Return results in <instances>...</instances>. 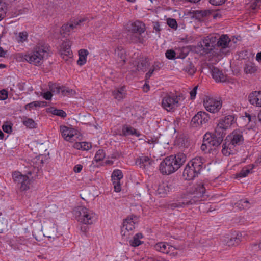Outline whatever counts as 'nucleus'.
<instances>
[{
  "mask_svg": "<svg viewBox=\"0 0 261 261\" xmlns=\"http://www.w3.org/2000/svg\"><path fill=\"white\" fill-rule=\"evenodd\" d=\"M205 188L203 185H196L193 191L181 195L179 199L174 203L169 206L171 209L184 207L188 205L195 204L198 201L202 200L205 193Z\"/></svg>",
  "mask_w": 261,
  "mask_h": 261,
  "instance_id": "nucleus-1",
  "label": "nucleus"
},
{
  "mask_svg": "<svg viewBox=\"0 0 261 261\" xmlns=\"http://www.w3.org/2000/svg\"><path fill=\"white\" fill-rule=\"evenodd\" d=\"M186 161V156L182 153L165 158L160 164V171L163 175H170L179 169Z\"/></svg>",
  "mask_w": 261,
  "mask_h": 261,
  "instance_id": "nucleus-2",
  "label": "nucleus"
},
{
  "mask_svg": "<svg viewBox=\"0 0 261 261\" xmlns=\"http://www.w3.org/2000/svg\"><path fill=\"white\" fill-rule=\"evenodd\" d=\"M49 46L43 43H38L30 53L22 56L24 60L34 65H40L49 56Z\"/></svg>",
  "mask_w": 261,
  "mask_h": 261,
  "instance_id": "nucleus-3",
  "label": "nucleus"
},
{
  "mask_svg": "<svg viewBox=\"0 0 261 261\" xmlns=\"http://www.w3.org/2000/svg\"><path fill=\"white\" fill-rule=\"evenodd\" d=\"M75 215L79 222L85 224H92L96 220V215L85 207H79L75 211Z\"/></svg>",
  "mask_w": 261,
  "mask_h": 261,
  "instance_id": "nucleus-4",
  "label": "nucleus"
},
{
  "mask_svg": "<svg viewBox=\"0 0 261 261\" xmlns=\"http://www.w3.org/2000/svg\"><path fill=\"white\" fill-rule=\"evenodd\" d=\"M179 99V96L167 95L162 99V106L168 112H173L180 106Z\"/></svg>",
  "mask_w": 261,
  "mask_h": 261,
  "instance_id": "nucleus-5",
  "label": "nucleus"
},
{
  "mask_svg": "<svg viewBox=\"0 0 261 261\" xmlns=\"http://www.w3.org/2000/svg\"><path fill=\"white\" fill-rule=\"evenodd\" d=\"M137 220L135 216H128L124 220L123 226L121 228V234L125 239L127 240L133 233L135 224Z\"/></svg>",
  "mask_w": 261,
  "mask_h": 261,
  "instance_id": "nucleus-6",
  "label": "nucleus"
},
{
  "mask_svg": "<svg viewBox=\"0 0 261 261\" xmlns=\"http://www.w3.org/2000/svg\"><path fill=\"white\" fill-rule=\"evenodd\" d=\"M203 105L206 111L213 113L218 112L222 107L220 101L209 96L204 98Z\"/></svg>",
  "mask_w": 261,
  "mask_h": 261,
  "instance_id": "nucleus-7",
  "label": "nucleus"
},
{
  "mask_svg": "<svg viewBox=\"0 0 261 261\" xmlns=\"http://www.w3.org/2000/svg\"><path fill=\"white\" fill-rule=\"evenodd\" d=\"M217 37L213 36H208L205 37L200 42L201 51L203 54H206L215 48L216 45Z\"/></svg>",
  "mask_w": 261,
  "mask_h": 261,
  "instance_id": "nucleus-8",
  "label": "nucleus"
},
{
  "mask_svg": "<svg viewBox=\"0 0 261 261\" xmlns=\"http://www.w3.org/2000/svg\"><path fill=\"white\" fill-rule=\"evenodd\" d=\"M234 121L233 115L226 116L220 119L215 129L219 132L225 133V131L229 128L234 123Z\"/></svg>",
  "mask_w": 261,
  "mask_h": 261,
  "instance_id": "nucleus-9",
  "label": "nucleus"
},
{
  "mask_svg": "<svg viewBox=\"0 0 261 261\" xmlns=\"http://www.w3.org/2000/svg\"><path fill=\"white\" fill-rule=\"evenodd\" d=\"M210 119L208 114L203 111L198 112L191 120V125L193 127H197L206 123Z\"/></svg>",
  "mask_w": 261,
  "mask_h": 261,
  "instance_id": "nucleus-10",
  "label": "nucleus"
},
{
  "mask_svg": "<svg viewBox=\"0 0 261 261\" xmlns=\"http://www.w3.org/2000/svg\"><path fill=\"white\" fill-rule=\"evenodd\" d=\"M207 139L212 147L219 146L221 144L226 133L219 132L215 129V132L212 135H211L210 134H207Z\"/></svg>",
  "mask_w": 261,
  "mask_h": 261,
  "instance_id": "nucleus-11",
  "label": "nucleus"
},
{
  "mask_svg": "<svg viewBox=\"0 0 261 261\" xmlns=\"http://www.w3.org/2000/svg\"><path fill=\"white\" fill-rule=\"evenodd\" d=\"M226 140L233 146L241 145L244 141L242 132L239 129L233 130L230 135L226 137L225 141Z\"/></svg>",
  "mask_w": 261,
  "mask_h": 261,
  "instance_id": "nucleus-12",
  "label": "nucleus"
},
{
  "mask_svg": "<svg viewBox=\"0 0 261 261\" xmlns=\"http://www.w3.org/2000/svg\"><path fill=\"white\" fill-rule=\"evenodd\" d=\"M200 173L188 163L185 167L182 176L185 179L190 180L197 176Z\"/></svg>",
  "mask_w": 261,
  "mask_h": 261,
  "instance_id": "nucleus-13",
  "label": "nucleus"
},
{
  "mask_svg": "<svg viewBox=\"0 0 261 261\" xmlns=\"http://www.w3.org/2000/svg\"><path fill=\"white\" fill-rule=\"evenodd\" d=\"M145 24L140 21L132 22L128 27V31L129 33H139V34H142L145 32Z\"/></svg>",
  "mask_w": 261,
  "mask_h": 261,
  "instance_id": "nucleus-14",
  "label": "nucleus"
},
{
  "mask_svg": "<svg viewBox=\"0 0 261 261\" xmlns=\"http://www.w3.org/2000/svg\"><path fill=\"white\" fill-rule=\"evenodd\" d=\"M86 20V19H81L79 20L72 21L70 24H66L63 25L60 31L61 34H65L69 35V33L75 28L77 25H80L82 22Z\"/></svg>",
  "mask_w": 261,
  "mask_h": 261,
  "instance_id": "nucleus-15",
  "label": "nucleus"
},
{
  "mask_svg": "<svg viewBox=\"0 0 261 261\" xmlns=\"http://www.w3.org/2000/svg\"><path fill=\"white\" fill-rule=\"evenodd\" d=\"M242 234L239 232H237L233 234L231 238H225L224 240V243L228 246H234L238 245L241 241Z\"/></svg>",
  "mask_w": 261,
  "mask_h": 261,
  "instance_id": "nucleus-16",
  "label": "nucleus"
},
{
  "mask_svg": "<svg viewBox=\"0 0 261 261\" xmlns=\"http://www.w3.org/2000/svg\"><path fill=\"white\" fill-rule=\"evenodd\" d=\"M204 159L201 157H196L191 160L188 164L199 173L204 167Z\"/></svg>",
  "mask_w": 261,
  "mask_h": 261,
  "instance_id": "nucleus-17",
  "label": "nucleus"
},
{
  "mask_svg": "<svg viewBox=\"0 0 261 261\" xmlns=\"http://www.w3.org/2000/svg\"><path fill=\"white\" fill-rule=\"evenodd\" d=\"M248 100L251 105L261 107V91L251 93L249 95Z\"/></svg>",
  "mask_w": 261,
  "mask_h": 261,
  "instance_id": "nucleus-18",
  "label": "nucleus"
},
{
  "mask_svg": "<svg viewBox=\"0 0 261 261\" xmlns=\"http://www.w3.org/2000/svg\"><path fill=\"white\" fill-rule=\"evenodd\" d=\"M62 137L67 141H71L75 134V130L66 126H60Z\"/></svg>",
  "mask_w": 261,
  "mask_h": 261,
  "instance_id": "nucleus-19",
  "label": "nucleus"
},
{
  "mask_svg": "<svg viewBox=\"0 0 261 261\" xmlns=\"http://www.w3.org/2000/svg\"><path fill=\"white\" fill-rule=\"evenodd\" d=\"M154 249L159 252L168 254L171 251H173L174 247L165 242H159L156 243L154 246Z\"/></svg>",
  "mask_w": 261,
  "mask_h": 261,
  "instance_id": "nucleus-20",
  "label": "nucleus"
},
{
  "mask_svg": "<svg viewBox=\"0 0 261 261\" xmlns=\"http://www.w3.org/2000/svg\"><path fill=\"white\" fill-rule=\"evenodd\" d=\"M172 189V185L168 182L160 184L157 190V193L161 197H164Z\"/></svg>",
  "mask_w": 261,
  "mask_h": 261,
  "instance_id": "nucleus-21",
  "label": "nucleus"
},
{
  "mask_svg": "<svg viewBox=\"0 0 261 261\" xmlns=\"http://www.w3.org/2000/svg\"><path fill=\"white\" fill-rule=\"evenodd\" d=\"M211 70L212 75L216 82H224L226 80V76L218 68L212 67Z\"/></svg>",
  "mask_w": 261,
  "mask_h": 261,
  "instance_id": "nucleus-22",
  "label": "nucleus"
},
{
  "mask_svg": "<svg viewBox=\"0 0 261 261\" xmlns=\"http://www.w3.org/2000/svg\"><path fill=\"white\" fill-rule=\"evenodd\" d=\"M230 39L226 35H222L218 39L217 38L216 45L222 48H225L228 46Z\"/></svg>",
  "mask_w": 261,
  "mask_h": 261,
  "instance_id": "nucleus-23",
  "label": "nucleus"
},
{
  "mask_svg": "<svg viewBox=\"0 0 261 261\" xmlns=\"http://www.w3.org/2000/svg\"><path fill=\"white\" fill-rule=\"evenodd\" d=\"M122 135L126 136L128 135H135L137 137L140 136V134L134 127L130 125H124L122 127Z\"/></svg>",
  "mask_w": 261,
  "mask_h": 261,
  "instance_id": "nucleus-24",
  "label": "nucleus"
},
{
  "mask_svg": "<svg viewBox=\"0 0 261 261\" xmlns=\"http://www.w3.org/2000/svg\"><path fill=\"white\" fill-rule=\"evenodd\" d=\"M149 65V60L148 58H141L139 60V62L137 63L136 65V69L137 71H142L143 72H145L146 71Z\"/></svg>",
  "mask_w": 261,
  "mask_h": 261,
  "instance_id": "nucleus-25",
  "label": "nucleus"
},
{
  "mask_svg": "<svg viewBox=\"0 0 261 261\" xmlns=\"http://www.w3.org/2000/svg\"><path fill=\"white\" fill-rule=\"evenodd\" d=\"M152 162V160L150 159L148 156H141L138 158L136 161V164L140 165V167H143L145 168L148 166L150 165Z\"/></svg>",
  "mask_w": 261,
  "mask_h": 261,
  "instance_id": "nucleus-26",
  "label": "nucleus"
},
{
  "mask_svg": "<svg viewBox=\"0 0 261 261\" xmlns=\"http://www.w3.org/2000/svg\"><path fill=\"white\" fill-rule=\"evenodd\" d=\"M142 34L139 33H129L127 34V38L133 43H141L144 42V39L142 37Z\"/></svg>",
  "mask_w": 261,
  "mask_h": 261,
  "instance_id": "nucleus-27",
  "label": "nucleus"
},
{
  "mask_svg": "<svg viewBox=\"0 0 261 261\" xmlns=\"http://www.w3.org/2000/svg\"><path fill=\"white\" fill-rule=\"evenodd\" d=\"M114 98L118 100L124 98L126 94L125 87H121L114 90L112 92Z\"/></svg>",
  "mask_w": 261,
  "mask_h": 261,
  "instance_id": "nucleus-28",
  "label": "nucleus"
},
{
  "mask_svg": "<svg viewBox=\"0 0 261 261\" xmlns=\"http://www.w3.org/2000/svg\"><path fill=\"white\" fill-rule=\"evenodd\" d=\"M255 167L254 164L250 165L247 167H244L236 175V178L245 177L248 174L251 172L252 170Z\"/></svg>",
  "mask_w": 261,
  "mask_h": 261,
  "instance_id": "nucleus-29",
  "label": "nucleus"
},
{
  "mask_svg": "<svg viewBox=\"0 0 261 261\" xmlns=\"http://www.w3.org/2000/svg\"><path fill=\"white\" fill-rule=\"evenodd\" d=\"M89 53L87 50L82 49L79 51V59L77 63L80 66H82L85 64L86 62L87 56Z\"/></svg>",
  "mask_w": 261,
  "mask_h": 261,
  "instance_id": "nucleus-30",
  "label": "nucleus"
},
{
  "mask_svg": "<svg viewBox=\"0 0 261 261\" xmlns=\"http://www.w3.org/2000/svg\"><path fill=\"white\" fill-rule=\"evenodd\" d=\"M233 147L234 146L232 144L228 141H225V142L222 145V152L223 154L225 156H229L230 154L233 153L232 149Z\"/></svg>",
  "mask_w": 261,
  "mask_h": 261,
  "instance_id": "nucleus-31",
  "label": "nucleus"
},
{
  "mask_svg": "<svg viewBox=\"0 0 261 261\" xmlns=\"http://www.w3.org/2000/svg\"><path fill=\"white\" fill-rule=\"evenodd\" d=\"M115 55L120 61L123 63L125 62V51L122 47L119 46L115 49Z\"/></svg>",
  "mask_w": 261,
  "mask_h": 261,
  "instance_id": "nucleus-32",
  "label": "nucleus"
},
{
  "mask_svg": "<svg viewBox=\"0 0 261 261\" xmlns=\"http://www.w3.org/2000/svg\"><path fill=\"white\" fill-rule=\"evenodd\" d=\"M143 238V235L141 233L136 234L133 239L129 241L130 245L133 247H137L142 244L143 242L141 240V239Z\"/></svg>",
  "mask_w": 261,
  "mask_h": 261,
  "instance_id": "nucleus-33",
  "label": "nucleus"
},
{
  "mask_svg": "<svg viewBox=\"0 0 261 261\" xmlns=\"http://www.w3.org/2000/svg\"><path fill=\"white\" fill-rule=\"evenodd\" d=\"M61 47L62 48L61 55L63 56V58H65L64 56L71 58L72 55L69 44L64 42L62 43Z\"/></svg>",
  "mask_w": 261,
  "mask_h": 261,
  "instance_id": "nucleus-34",
  "label": "nucleus"
},
{
  "mask_svg": "<svg viewBox=\"0 0 261 261\" xmlns=\"http://www.w3.org/2000/svg\"><path fill=\"white\" fill-rule=\"evenodd\" d=\"M17 184L20 185V189L22 191H25L30 188V180L27 175H24V178L20 180Z\"/></svg>",
  "mask_w": 261,
  "mask_h": 261,
  "instance_id": "nucleus-35",
  "label": "nucleus"
},
{
  "mask_svg": "<svg viewBox=\"0 0 261 261\" xmlns=\"http://www.w3.org/2000/svg\"><path fill=\"white\" fill-rule=\"evenodd\" d=\"M16 40L19 44H22L28 41V33L26 31L19 32L16 36Z\"/></svg>",
  "mask_w": 261,
  "mask_h": 261,
  "instance_id": "nucleus-36",
  "label": "nucleus"
},
{
  "mask_svg": "<svg viewBox=\"0 0 261 261\" xmlns=\"http://www.w3.org/2000/svg\"><path fill=\"white\" fill-rule=\"evenodd\" d=\"M235 206L240 210L249 208L250 206L249 202L245 199L239 200L235 203Z\"/></svg>",
  "mask_w": 261,
  "mask_h": 261,
  "instance_id": "nucleus-37",
  "label": "nucleus"
},
{
  "mask_svg": "<svg viewBox=\"0 0 261 261\" xmlns=\"http://www.w3.org/2000/svg\"><path fill=\"white\" fill-rule=\"evenodd\" d=\"M183 70L188 74L193 75L196 71V68L191 62H189L186 66L184 67Z\"/></svg>",
  "mask_w": 261,
  "mask_h": 261,
  "instance_id": "nucleus-38",
  "label": "nucleus"
},
{
  "mask_svg": "<svg viewBox=\"0 0 261 261\" xmlns=\"http://www.w3.org/2000/svg\"><path fill=\"white\" fill-rule=\"evenodd\" d=\"M208 136L207 134H206L203 138V143L202 144L201 146V149L203 151L206 152L207 150H212V148H211L210 143L208 141V140L207 139V137Z\"/></svg>",
  "mask_w": 261,
  "mask_h": 261,
  "instance_id": "nucleus-39",
  "label": "nucleus"
},
{
  "mask_svg": "<svg viewBox=\"0 0 261 261\" xmlns=\"http://www.w3.org/2000/svg\"><path fill=\"white\" fill-rule=\"evenodd\" d=\"M256 70V67L254 64L251 62L246 63L244 67V71L246 73H253Z\"/></svg>",
  "mask_w": 261,
  "mask_h": 261,
  "instance_id": "nucleus-40",
  "label": "nucleus"
},
{
  "mask_svg": "<svg viewBox=\"0 0 261 261\" xmlns=\"http://www.w3.org/2000/svg\"><path fill=\"white\" fill-rule=\"evenodd\" d=\"M245 117L248 118V122L252 123V124H256L258 121V116H256L254 114H250L247 113H245Z\"/></svg>",
  "mask_w": 261,
  "mask_h": 261,
  "instance_id": "nucleus-41",
  "label": "nucleus"
},
{
  "mask_svg": "<svg viewBox=\"0 0 261 261\" xmlns=\"http://www.w3.org/2000/svg\"><path fill=\"white\" fill-rule=\"evenodd\" d=\"M112 181L114 185L115 191L116 192H120L121 191L120 179L117 178H112Z\"/></svg>",
  "mask_w": 261,
  "mask_h": 261,
  "instance_id": "nucleus-42",
  "label": "nucleus"
},
{
  "mask_svg": "<svg viewBox=\"0 0 261 261\" xmlns=\"http://www.w3.org/2000/svg\"><path fill=\"white\" fill-rule=\"evenodd\" d=\"M51 113L53 115L60 116L63 118L66 117L67 116L66 112L60 109H54L51 111Z\"/></svg>",
  "mask_w": 261,
  "mask_h": 261,
  "instance_id": "nucleus-43",
  "label": "nucleus"
},
{
  "mask_svg": "<svg viewBox=\"0 0 261 261\" xmlns=\"http://www.w3.org/2000/svg\"><path fill=\"white\" fill-rule=\"evenodd\" d=\"M13 179L15 184H17L20 180L24 178V175L20 172L15 171L12 174Z\"/></svg>",
  "mask_w": 261,
  "mask_h": 261,
  "instance_id": "nucleus-44",
  "label": "nucleus"
},
{
  "mask_svg": "<svg viewBox=\"0 0 261 261\" xmlns=\"http://www.w3.org/2000/svg\"><path fill=\"white\" fill-rule=\"evenodd\" d=\"M23 124L30 128H33L36 127V123L35 121L30 118H28L23 121Z\"/></svg>",
  "mask_w": 261,
  "mask_h": 261,
  "instance_id": "nucleus-45",
  "label": "nucleus"
},
{
  "mask_svg": "<svg viewBox=\"0 0 261 261\" xmlns=\"http://www.w3.org/2000/svg\"><path fill=\"white\" fill-rule=\"evenodd\" d=\"M105 156V154L103 150H98L95 155L94 159L96 162L102 160Z\"/></svg>",
  "mask_w": 261,
  "mask_h": 261,
  "instance_id": "nucleus-46",
  "label": "nucleus"
},
{
  "mask_svg": "<svg viewBox=\"0 0 261 261\" xmlns=\"http://www.w3.org/2000/svg\"><path fill=\"white\" fill-rule=\"evenodd\" d=\"M123 177V175L121 170L116 169L112 172L111 178H117L118 179H121Z\"/></svg>",
  "mask_w": 261,
  "mask_h": 261,
  "instance_id": "nucleus-47",
  "label": "nucleus"
},
{
  "mask_svg": "<svg viewBox=\"0 0 261 261\" xmlns=\"http://www.w3.org/2000/svg\"><path fill=\"white\" fill-rule=\"evenodd\" d=\"M166 57L170 60H173L175 58L176 53L173 49H168L165 53Z\"/></svg>",
  "mask_w": 261,
  "mask_h": 261,
  "instance_id": "nucleus-48",
  "label": "nucleus"
},
{
  "mask_svg": "<svg viewBox=\"0 0 261 261\" xmlns=\"http://www.w3.org/2000/svg\"><path fill=\"white\" fill-rule=\"evenodd\" d=\"M49 89L51 92L59 94L61 92V87L56 84H51L49 86Z\"/></svg>",
  "mask_w": 261,
  "mask_h": 261,
  "instance_id": "nucleus-49",
  "label": "nucleus"
},
{
  "mask_svg": "<svg viewBox=\"0 0 261 261\" xmlns=\"http://www.w3.org/2000/svg\"><path fill=\"white\" fill-rule=\"evenodd\" d=\"M196 15L198 17H206L211 14L210 10H197L196 11Z\"/></svg>",
  "mask_w": 261,
  "mask_h": 261,
  "instance_id": "nucleus-50",
  "label": "nucleus"
},
{
  "mask_svg": "<svg viewBox=\"0 0 261 261\" xmlns=\"http://www.w3.org/2000/svg\"><path fill=\"white\" fill-rule=\"evenodd\" d=\"M61 92L62 95L63 96H66L69 94H73L75 92L72 89H69L68 88H65L64 87H61Z\"/></svg>",
  "mask_w": 261,
  "mask_h": 261,
  "instance_id": "nucleus-51",
  "label": "nucleus"
},
{
  "mask_svg": "<svg viewBox=\"0 0 261 261\" xmlns=\"http://www.w3.org/2000/svg\"><path fill=\"white\" fill-rule=\"evenodd\" d=\"M167 24L172 29H176L177 27V22L174 19L169 18L167 19Z\"/></svg>",
  "mask_w": 261,
  "mask_h": 261,
  "instance_id": "nucleus-52",
  "label": "nucleus"
},
{
  "mask_svg": "<svg viewBox=\"0 0 261 261\" xmlns=\"http://www.w3.org/2000/svg\"><path fill=\"white\" fill-rule=\"evenodd\" d=\"M227 0H209V2L213 5L220 6L224 4Z\"/></svg>",
  "mask_w": 261,
  "mask_h": 261,
  "instance_id": "nucleus-53",
  "label": "nucleus"
},
{
  "mask_svg": "<svg viewBox=\"0 0 261 261\" xmlns=\"http://www.w3.org/2000/svg\"><path fill=\"white\" fill-rule=\"evenodd\" d=\"M36 162L37 165L36 167L37 168H39L41 167V166L43 164V161L42 159H40V156H36L33 159V162Z\"/></svg>",
  "mask_w": 261,
  "mask_h": 261,
  "instance_id": "nucleus-54",
  "label": "nucleus"
},
{
  "mask_svg": "<svg viewBox=\"0 0 261 261\" xmlns=\"http://www.w3.org/2000/svg\"><path fill=\"white\" fill-rule=\"evenodd\" d=\"M155 70H156V68L154 66H152V68L150 69L149 70V71L145 75V80H146V81H148V80L151 76V75L153 74V72Z\"/></svg>",
  "mask_w": 261,
  "mask_h": 261,
  "instance_id": "nucleus-55",
  "label": "nucleus"
},
{
  "mask_svg": "<svg viewBox=\"0 0 261 261\" xmlns=\"http://www.w3.org/2000/svg\"><path fill=\"white\" fill-rule=\"evenodd\" d=\"M37 102V101H33L32 102L27 104L24 107L25 109L30 110L31 109L33 108L34 107H38Z\"/></svg>",
  "mask_w": 261,
  "mask_h": 261,
  "instance_id": "nucleus-56",
  "label": "nucleus"
},
{
  "mask_svg": "<svg viewBox=\"0 0 261 261\" xmlns=\"http://www.w3.org/2000/svg\"><path fill=\"white\" fill-rule=\"evenodd\" d=\"M261 5V0H254L251 4V8L252 9H255L259 8Z\"/></svg>",
  "mask_w": 261,
  "mask_h": 261,
  "instance_id": "nucleus-57",
  "label": "nucleus"
},
{
  "mask_svg": "<svg viewBox=\"0 0 261 261\" xmlns=\"http://www.w3.org/2000/svg\"><path fill=\"white\" fill-rule=\"evenodd\" d=\"M8 92L6 90H2L0 91V100H4L7 98Z\"/></svg>",
  "mask_w": 261,
  "mask_h": 261,
  "instance_id": "nucleus-58",
  "label": "nucleus"
},
{
  "mask_svg": "<svg viewBox=\"0 0 261 261\" xmlns=\"http://www.w3.org/2000/svg\"><path fill=\"white\" fill-rule=\"evenodd\" d=\"M81 143L83 150H88L92 147L91 144L90 143L82 142Z\"/></svg>",
  "mask_w": 261,
  "mask_h": 261,
  "instance_id": "nucleus-59",
  "label": "nucleus"
},
{
  "mask_svg": "<svg viewBox=\"0 0 261 261\" xmlns=\"http://www.w3.org/2000/svg\"><path fill=\"white\" fill-rule=\"evenodd\" d=\"M198 89V86H196L194 87V88L190 91V97L191 99H195L196 93H197V90Z\"/></svg>",
  "mask_w": 261,
  "mask_h": 261,
  "instance_id": "nucleus-60",
  "label": "nucleus"
},
{
  "mask_svg": "<svg viewBox=\"0 0 261 261\" xmlns=\"http://www.w3.org/2000/svg\"><path fill=\"white\" fill-rule=\"evenodd\" d=\"M2 128L7 133H10L12 132V127L9 125H3Z\"/></svg>",
  "mask_w": 261,
  "mask_h": 261,
  "instance_id": "nucleus-61",
  "label": "nucleus"
},
{
  "mask_svg": "<svg viewBox=\"0 0 261 261\" xmlns=\"http://www.w3.org/2000/svg\"><path fill=\"white\" fill-rule=\"evenodd\" d=\"M52 93L51 92L47 91L44 93L43 95V98L46 100H50L52 97Z\"/></svg>",
  "mask_w": 261,
  "mask_h": 261,
  "instance_id": "nucleus-62",
  "label": "nucleus"
},
{
  "mask_svg": "<svg viewBox=\"0 0 261 261\" xmlns=\"http://www.w3.org/2000/svg\"><path fill=\"white\" fill-rule=\"evenodd\" d=\"M83 166L80 165L78 164L74 166L73 170L75 173H80L82 169Z\"/></svg>",
  "mask_w": 261,
  "mask_h": 261,
  "instance_id": "nucleus-63",
  "label": "nucleus"
},
{
  "mask_svg": "<svg viewBox=\"0 0 261 261\" xmlns=\"http://www.w3.org/2000/svg\"><path fill=\"white\" fill-rule=\"evenodd\" d=\"M153 29L155 30L156 32L160 31V26L159 24V23L158 22H155L153 24Z\"/></svg>",
  "mask_w": 261,
  "mask_h": 261,
  "instance_id": "nucleus-64",
  "label": "nucleus"
}]
</instances>
